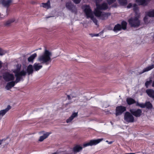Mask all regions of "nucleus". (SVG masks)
<instances>
[{"label":"nucleus","mask_w":154,"mask_h":154,"mask_svg":"<svg viewBox=\"0 0 154 154\" xmlns=\"http://www.w3.org/2000/svg\"><path fill=\"white\" fill-rule=\"evenodd\" d=\"M14 21L15 20L14 18L9 20L5 22L4 25L5 26H9L11 23L14 22Z\"/></svg>","instance_id":"bb28decb"},{"label":"nucleus","mask_w":154,"mask_h":154,"mask_svg":"<svg viewBox=\"0 0 154 154\" xmlns=\"http://www.w3.org/2000/svg\"><path fill=\"white\" fill-rule=\"evenodd\" d=\"M66 8L69 10H72L74 7V5L70 2L66 3Z\"/></svg>","instance_id":"b1692460"},{"label":"nucleus","mask_w":154,"mask_h":154,"mask_svg":"<svg viewBox=\"0 0 154 154\" xmlns=\"http://www.w3.org/2000/svg\"><path fill=\"white\" fill-rule=\"evenodd\" d=\"M27 72L28 75H29L33 72V70L32 65L30 64L28 66L27 69Z\"/></svg>","instance_id":"6ab92c4d"},{"label":"nucleus","mask_w":154,"mask_h":154,"mask_svg":"<svg viewBox=\"0 0 154 154\" xmlns=\"http://www.w3.org/2000/svg\"><path fill=\"white\" fill-rule=\"evenodd\" d=\"M81 0H78L77 2H78V4L81 1Z\"/></svg>","instance_id":"de8ad7c7"},{"label":"nucleus","mask_w":154,"mask_h":154,"mask_svg":"<svg viewBox=\"0 0 154 154\" xmlns=\"http://www.w3.org/2000/svg\"><path fill=\"white\" fill-rule=\"evenodd\" d=\"M20 69H18L14 71L16 77V80L14 81L16 83L19 82L21 80H23L22 76H25L26 74V71L24 70L20 71Z\"/></svg>","instance_id":"39448f33"},{"label":"nucleus","mask_w":154,"mask_h":154,"mask_svg":"<svg viewBox=\"0 0 154 154\" xmlns=\"http://www.w3.org/2000/svg\"><path fill=\"white\" fill-rule=\"evenodd\" d=\"M84 12L87 18H90L94 23L98 25L97 21L94 17V15L99 19L103 20L107 18L110 14L105 13L103 10H94V12L92 10H84Z\"/></svg>","instance_id":"f257e3e1"},{"label":"nucleus","mask_w":154,"mask_h":154,"mask_svg":"<svg viewBox=\"0 0 154 154\" xmlns=\"http://www.w3.org/2000/svg\"><path fill=\"white\" fill-rule=\"evenodd\" d=\"M136 105L142 108H144L146 107L145 104L143 103H139L138 102H137L136 103Z\"/></svg>","instance_id":"2f4dec72"},{"label":"nucleus","mask_w":154,"mask_h":154,"mask_svg":"<svg viewBox=\"0 0 154 154\" xmlns=\"http://www.w3.org/2000/svg\"><path fill=\"white\" fill-rule=\"evenodd\" d=\"M140 16V14L136 11L134 16L129 20V23L131 26L137 27L139 26L140 24V21L139 20Z\"/></svg>","instance_id":"7ed1b4c3"},{"label":"nucleus","mask_w":154,"mask_h":154,"mask_svg":"<svg viewBox=\"0 0 154 154\" xmlns=\"http://www.w3.org/2000/svg\"><path fill=\"white\" fill-rule=\"evenodd\" d=\"M73 151L75 153L77 152V145H75L73 148Z\"/></svg>","instance_id":"58836bf2"},{"label":"nucleus","mask_w":154,"mask_h":154,"mask_svg":"<svg viewBox=\"0 0 154 154\" xmlns=\"http://www.w3.org/2000/svg\"><path fill=\"white\" fill-rule=\"evenodd\" d=\"M97 8L95 10H106L108 8V4L105 2L103 3L101 5L99 3L103 0H95Z\"/></svg>","instance_id":"0eeeda50"},{"label":"nucleus","mask_w":154,"mask_h":154,"mask_svg":"<svg viewBox=\"0 0 154 154\" xmlns=\"http://www.w3.org/2000/svg\"><path fill=\"white\" fill-rule=\"evenodd\" d=\"M151 80H150L149 81H147L145 83V85L146 88H148V87L149 85L151 84Z\"/></svg>","instance_id":"473e14b6"},{"label":"nucleus","mask_w":154,"mask_h":154,"mask_svg":"<svg viewBox=\"0 0 154 154\" xmlns=\"http://www.w3.org/2000/svg\"><path fill=\"white\" fill-rule=\"evenodd\" d=\"M20 69H18L14 71L16 77V80L14 81L16 83L19 82L21 80H23L22 76H25L26 74V71L24 70L20 71Z\"/></svg>","instance_id":"20e7f679"},{"label":"nucleus","mask_w":154,"mask_h":154,"mask_svg":"<svg viewBox=\"0 0 154 154\" xmlns=\"http://www.w3.org/2000/svg\"><path fill=\"white\" fill-rule=\"evenodd\" d=\"M83 147L80 145H78V152L81 151Z\"/></svg>","instance_id":"f704fd0d"},{"label":"nucleus","mask_w":154,"mask_h":154,"mask_svg":"<svg viewBox=\"0 0 154 154\" xmlns=\"http://www.w3.org/2000/svg\"><path fill=\"white\" fill-rule=\"evenodd\" d=\"M131 113L136 117H139L141 115L142 111L141 109H130Z\"/></svg>","instance_id":"f8f14e48"},{"label":"nucleus","mask_w":154,"mask_h":154,"mask_svg":"<svg viewBox=\"0 0 154 154\" xmlns=\"http://www.w3.org/2000/svg\"><path fill=\"white\" fill-rule=\"evenodd\" d=\"M150 0H136L140 5L145 6L148 3Z\"/></svg>","instance_id":"a211bd4d"},{"label":"nucleus","mask_w":154,"mask_h":154,"mask_svg":"<svg viewBox=\"0 0 154 154\" xmlns=\"http://www.w3.org/2000/svg\"><path fill=\"white\" fill-rule=\"evenodd\" d=\"M51 133H48V132H47L46 133L44 134H43V136L44 137V138L46 139V138L47 137H48L49 136V135H50V134Z\"/></svg>","instance_id":"72a5a7b5"},{"label":"nucleus","mask_w":154,"mask_h":154,"mask_svg":"<svg viewBox=\"0 0 154 154\" xmlns=\"http://www.w3.org/2000/svg\"><path fill=\"white\" fill-rule=\"evenodd\" d=\"M127 23L125 21H122V25L118 24L114 27L113 30L115 32L121 30L122 29L125 30L126 29Z\"/></svg>","instance_id":"6e6552de"},{"label":"nucleus","mask_w":154,"mask_h":154,"mask_svg":"<svg viewBox=\"0 0 154 154\" xmlns=\"http://www.w3.org/2000/svg\"><path fill=\"white\" fill-rule=\"evenodd\" d=\"M3 140H0V145L2 144V141H3Z\"/></svg>","instance_id":"49530a36"},{"label":"nucleus","mask_w":154,"mask_h":154,"mask_svg":"<svg viewBox=\"0 0 154 154\" xmlns=\"http://www.w3.org/2000/svg\"><path fill=\"white\" fill-rule=\"evenodd\" d=\"M127 102L128 105H131L135 103V100L131 98H128L126 100Z\"/></svg>","instance_id":"393cba45"},{"label":"nucleus","mask_w":154,"mask_h":154,"mask_svg":"<svg viewBox=\"0 0 154 154\" xmlns=\"http://www.w3.org/2000/svg\"><path fill=\"white\" fill-rule=\"evenodd\" d=\"M71 11H72V12H73L75 10H71Z\"/></svg>","instance_id":"8fccbe9b"},{"label":"nucleus","mask_w":154,"mask_h":154,"mask_svg":"<svg viewBox=\"0 0 154 154\" xmlns=\"http://www.w3.org/2000/svg\"><path fill=\"white\" fill-rule=\"evenodd\" d=\"M11 106L10 105H8V106L7 107L4 109L0 111V116H3L5 115L6 113L9 110L11 109Z\"/></svg>","instance_id":"dca6fc26"},{"label":"nucleus","mask_w":154,"mask_h":154,"mask_svg":"<svg viewBox=\"0 0 154 154\" xmlns=\"http://www.w3.org/2000/svg\"><path fill=\"white\" fill-rule=\"evenodd\" d=\"M39 63H36L34 64L33 67L35 70L38 71L42 67V66L39 65Z\"/></svg>","instance_id":"a878e982"},{"label":"nucleus","mask_w":154,"mask_h":154,"mask_svg":"<svg viewBox=\"0 0 154 154\" xmlns=\"http://www.w3.org/2000/svg\"><path fill=\"white\" fill-rule=\"evenodd\" d=\"M118 1L120 4L122 5H126L127 3V0H118Z\"/></svg>","instance_id":"c756f323"},{"label":"nucleus","mask_w":154,"mask_h":154,"mask_svg":"<svg viewBox=\"0 0 154 154\" xmlns=\"http://www.w3.org/2000/svg\"><path fill=\"white\" fill-rule=\"evenodd\" d=\"M154 68V65L152 64L144 68L142 71L139 73L140 74H142L143 73L148 72Z\"/></svg>","instance_id":"2eb2a0df"},{"label":"nucleus","mask_w":154,"mask_h":154,"mask_svg":"<svg viewBox=\"0 0 154 154\" xmlns=\"http://www.w3.org/2000/svg\"><path fill=\"white\" fill-rule=\"evenodd\" d=\"M116 0H107L108 3L109 4H111L116 1Z\"/></svg>","instance_id":"4c0bfd02"},{"label":"nucleus","mask_w":154,"mask_h":154,"mask_svg":"<svg viewBox=\"0 0 154 154\" xmlns=\"http://www.w3.org/2000/svg\"><path fill=\"white\" fill-rule=\"evenodd\" d=\"M74 2L77 4V0H72Z\"/></svg>","instance_id":"c03bdc74"},{"label":"nucleus","mask_w":154,"mask_h":154,"mask_svg":"<svg viewBox=\"0 0 154 154\" xmlns=\"http://www.w3.org/2000/svg\"><path fill=\"white\" fill-rule=\"evenodd\" d=\"M77 116V112L73 113L71 116L66 120V122L67 123L70 122L74 119Z\"/></svg>","instance_id":"f3484780"},{"label":"nucleus","mask_w":154,"mask_h":154,"mask_svg":"<svg viewBox=\"0 0 154 154\" xmlns=\"http://www.w3.org/2000/svg\"><path fill=\"white\" fill-rule=\"evenodd\" d=\"M45 138L43 136H40L38 140L39 141L42 142L43 141Z\"/></svg>","instance_id":"e433bc0d"},{"label":"nucleus","mask_w":154,"mask_h":154,"mask_svg":"<svg viewBox=\"0 0 154 154\" xmlns=\"http://www.w3.org/2000/svg\"><path fill=\"white\" fill-rule=\"evenodd\" d=\"M61 1H63V0H61Z\"/></svg>","instance_id":"3c124183"},{"label":"nucleus","mask_w":154,"mask_h":154,"mask_svg":"<svg viewBox=\"0 0 154 154\" xmlns=\"http://www.w3.org/2000/svg\"><path fill=\"white\" fill-rule=\"evenodd\" d=\"M124 120L128 123L133 122L134 121V118L131 113L127 112L125 114Z\"/></svg>","instance_id":"1a4fd4ad"},{"label":"nucleus","mask_w":154,"mask_h":154,"mask_svg":"<svg viewBox=\"0 0 154 154\" xmlns=\"http://www.w3.org/2000/svg\"><path fill=\"white\" fill-rule=\"evenodd\" d=\"M103 140V138L91 140L89 141L84 143L83 144V146L84 147H85L89 146H92L94 145H96L99 143Z\"/></svg>","instance_id":"423d86ee"},{"label":"nucleus","mask_w":154,"mask_h":154,"mask_svg":"<svg viewBox=\"0 0 154 154\" xmlns=\"http://www.w3.org/2000/svg\"><path fill=\"white\" fill-rule=\"evenodd\" d=\"M5 52L2 49L0 48V55H3L5 54Z\"/></svg>","instance_id":"c9c22d12"},{"label":"nucleus","mask_w":154,"mask_h":154,"mask_svg":"<svg viewBox=\"0 0 154 154\" xmlns=\"http://www.w3.org/2000/svg\"><path fill=\"white\" fill-rule=\"evenodd\" d=\"M117 6V5L116 4H115L112 6V7H116Z\"/></svg>","instance_id":"a18cd8bd"},{"label":"nucleus","mask_w":154,"mask_h":154,"mask_svg":"<svg viewBox=\"0 0 154 154\" xmlns=\"http://www.w3.org/2000/svg\"><path fill=\"white\" fill-rule=\"evenodd\" d=\"M17 83L15 82L14 81H11V82H8L5 88L7 90H10Z\"/></svg>","instance_id":"4468645a"},{"label":"nucleus","mask_w":154,"mask_h":154,"mask_svg":"<svg viewBox=\"0 0 154 154\" xmlns=\"http://www.w3.org/2000/svg\"><path fill=\"white\" fill-rule=\"evenodd\" d=\"M154 17V10H150L146 14V15L144 17L143 20L145 23H147L149 21V17Z\"/></svg>","instance_id":"9b49d317"},{"label":"nucleus","mask_w":154,"mask_h":154,"mask_svg":"<svg viewBox=\"0 0 154 154\" xmlns=\"http://www.w3.org/2000/svg\"><path fill=\"white\" fill-rule=\"evenodd\" d=\"M41 6L47 9L50 8V2L49 0H48L46 3H42Z\"/></svg>","instance_id":"412c9836"},{"label":"nucleus","mask_w":154,"mask_h":154,"mask_svg":"<svg viewBox=\"0 0 154 154\" xmlns=\"http://www.w3.org/2000/svg\"><path fill=\"white\" fill-rule=\"evenodd\" d=\"M67 97L68 98V99L69 100H70L71 99V97L69 95H67Z\"/></svg>","instance_id":"a19ab883"},{"label":"nucleus","mask_w":154,"mask_h":154,"mask_svg":"<svg viewBox=\"0 0 154 154\" xmlns=\"http://www.w3.org/2000/svg\"><path fill=\"white\" fill-rule=\"evenodd\" d=\"M146 107L149 109H151L152 108V105L151 103L149 102H146L145 103Z\"/></svg>","instance_id":"c85d7f7f"},{"label":"nucleus","mask_w":154,"mask_h":154,"mask_svg":"<svg viewBox=\"0 0 154 154\" xmlns=\"http://www.w3.org/2000/svg\"><path fill=\"white\" fill-rule=\"evenodd\" d=\"M12 0H2V3L4 6L7 7L12 2Z\"/></svg>","instance_id":"4be33fe9"},{"label":"nucleus","mask_w":154,"mask_h":154,"mask_svg":"<svg viewBox=\"0 0 154 154\" xmlns=\"http://www.w3.org/2000/svg\"><path fill=\"white\" fill-rule=\"evenodd\" d=\"M3 78L6 82H10L14 80V76L13 74H11L8 72L5 73L3 75Z\"/></svg>","instance_id":"9d476101"},{"label":"nucleus","mask_w":154,"mask_h":154,"mask_svg":"<svg viewBox=\"0 0 154 154\" xmlns=\"http://www.w3.org/2000/svg\"><path fill=\"white\" fill-rule=\"evenodd\" d=\"M9 11V10H6V13H8V12Z\"/></svg>","instance_id":"09e8293b"},{"label":"nucleus","mask_w":154,"mask_h":154,"mask_svg":"<svg viewBox=\"0 0 154 154\" xmlns=\"http://www.w3.org/2000/svg\"><path fill=\"white\" fill-rule=\"evenodd\" d=\"M133 7V10H137V5L136 4L132 5L131 4H129L127 6L128 8H130L131 7Z\"/></svg>","instance_id":"cd10ccee"},{"label":"nucleus","mask_w":154,"mask_h":154,"mask_svg":"<svg viewBox=\"0 0 154 154\" xmlns=\"http://www.w3.org/2000/svg\"><path fill=\"white\" fill-rule=\"evenodd\" d=\"M146 92L148 95L154 99V91L151 89H149L146 91Z\"/></svg>","instance_id":"aec40b11"},{"label":"nucleus","mask_w":154,"mask_h":154,"mask_svg":"<svg viewBox=\"0 0 154 154\" xmlns=\"http://www.w3.org/2000/svg\"><path fill=\"white\" fill-rule=\"evenodd\" d=\"M126 110V108L122 106H120L116 107V116L122 114Z\"/></svg>","instance_id":"ddd939ff"},{"label":"nucleus","mask_w":154,"mask_h":154,"mask_svg":"<svg viewBox=\"0 0 154 154\" xmlns=\"http://www.w3.org/2000/svg\"><path fill=\"white\" fill-rule=\"evenodd\" d=\"M82 8L83 10H91V8L89 5H84L82 7Z\"/></svg>","instance_id":"7c9ffc66"},{"label":"nucleus","mask_w":154,"mask_h":154,"mask_svg":"<svg viewBox=\"0 0 154 154\" xmlns=\"http://www.w3.org/2000/svg\"><path fill=\"white\" fill-rule=\"evenodd\" d=\"M91 36L92 37H93L94 36H99V34H90Z\"/></svg>","instance_id":"ea45409f"},{"label":"nucleus","mask_w":154,"mask_h":154,"mask_svg":"<svg viewBox=\"0 0 154 154\" xmlns=\"http://www.w3.org/2000/svg\"><path fill=\"white\" fill-rule=\"evenodd\" d=\"M51 52L45 49L43 54L39 57L38 60L42 63H45L46 65H48L47 63L49 61L51 62Z\"/></svg>","instance_id":"f03ea898"},{"label":"nucleus","mask_w":154,"mask_h":154,"mask_svg":"<svg viewBox=\"0 0 154 154\" xmlns=\"http://www.w3.org/2000/svg\"><path fill=\"white\" fill-rule=\"evenodd\" d=\"M2 63L0 61V69H1L2 67Z\"/></svg>","instance_id":"79ce46f5"},{"label":"nucleus","mask_w":154,"mask_h":154,"mask_svg":"<svg viewBox=\"0 0 154 154\" xmlns=\"http://www.w3.org/2000/svg\"><path fill=\"white\" fill-rule=\"evenodd\" d=\"M106 142H107L109 144H111L112 143V141L109 142L108 141V140H106Z\"/></svg>","instance_id":"37998d69"},{"label":"nucleus","mask_w":154,"mask_h":154,"mask_svg":"<svg viewBox=\"0 0 154 154\" xmlns=\"http://www.w3.org/2000/svg\"><path fill=\"white\" fill-rule=\"evenodd\" d=\"M37 55V54L36 53L33 54L28 58V61L29 62H33L34 59L36 57Z\"/></svg>","instance_id":"5701e85b"}]
</instances>
